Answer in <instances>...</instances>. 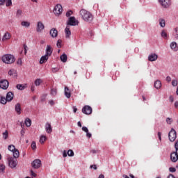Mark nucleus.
<instances>
[{
  "instance_id": "f257e3e1",
  "label": "nucleus",
  "mask_w": 178,
  "mask_h": 178,
  "mask_svg": "<svg viewBox=\"0 0 178 178\" xmlns=\"http://www.w3.org/2000/svg\"><path fill=\"white\" fill-rule=\"evenodd\" d=\"M80 15H81L82 19L86 22H90L93 19L92 15L84 9H82L80 11Z\"/></svg>"
},
{
  "instance_id": "f03ea898",
  "label": "nucleus",
  "mask_w": 178,
  "mask_h": 178,
  "mask_svg": "<svg viewBox=\"0 0 178 178\" xmlns=\"http://www.w3.org/2000/svg\"><path fill=\"white\" fill-rule=\"evenodd\" d=\"M2 61L6 64H12L15 61V58L13 55L6 54L2 56Z\"/></svg>"
},
{
  "instance_id": "7ed1b4c3",
  "label": "nucleus",
  "mask_w": 178,
  "mask_h": 178,
  "mask_svg": "<svg viewBox=\"0 0 178 178\" xmlns=\"http://www.w3.org/2000/svg\"><path fill=\"white\" fill-rule=\"evenodd\" d=\"M8 165L10 168H16L17 165V160L16 159H14L13 157H8Z\"/></svg>"
},
{
  "instance_id": "20e7f679",
  "label": "nucleus",
  "mask_w": 178,
  "mask_h": 178,
  "mask_svg": "<svg viewBox=\"0 0 178 178\" xmlns=\"http://www.w3.org/2000/svg\"><path fill=\"white\" fill-rule=\"evenodd\" d=\"M159 1L164 8H168L171 6V0H159Z\"/></svg>"
},
{
  "instance_id": "39448f33",
  "label": "nucleus",
  "mask_w": 178,
  "mask_h": 178,
  "mask_svg": "<svg viewBox=\"0 0 178 178\" xmlns=\"http://www.w3.org/2000/svg\"><path fill=\"white\" fill-rule=\"evenodd\" d=\"M176 138H177L176 131L174 129H171L170 133H168V138L170 139V141L174 142L176 140Z\"/></svg>"
},
{
  "instance_id": "423d86ee",
  "label": "nucleus",
  "mask_w": 178,
  "mask_h": 178,
  "mask_svg": "<svg viewBox=\"0 0 178 178\" xmlns=\"http://www.w3.org/2000/svg\"><path fill=\"white\" fill-rule=\"evenodd\" d=\"M63 12V7L61 5L58 4L55 6L54 9V13L56 16L60 15Z\"/></svg>"
},
{
  "instance_id": "0eeeda50",
  "label": "nucleus",
  "mask_w": 178,
  "mask_h": 178,
  "mask_svg": "<svg viewBox=\"0 0 178 178\" xmlns=\"http://www.w3.org/2000/svg\"><path fill=\"white\" fill-rule=\"evenodd\" d=\"M78 21L76 20L74 17H70L68 22H67V26H76L78 24Z\"/></svg>"
},
{
  "instance_id": "6e6552de",
  "label": "nucleus",
  "mask_w": 178,
  "mask_h": 178,
  "mask_svg": "<svg viewBox=\"0 0 178 178\" xmlns=\"http://www.w3.org/2000/svg\"><path fill=\"white\" fill-rule=\"evenodd\" d=\"M9 86V82L4 79V80H1L0 81V88L3 89V90H6Z\"/></svg>"
},
{
  "instance_id": "1a4fd4ad",
  "label": "nucleus",
  "mask_w": 178,
  "mask_h": 178,
  "mask_svg": "<svg viewBox=\"0 0 178 178\" xmlns=\"http://www.w3.org/2000/svg\"><path fill=\"white\" fill-rule=\"evenodd\" d=\"M32 168L34 169H39L40 168L42 163L40 159H35L33 163H32Z\"/></svg>"
},
{
  "instance_id": "9d476101",
  "label": "nucleus",
  "mask_w": 178,
  "mask_h": 178,
  "mask_svg": "<svg viewBox=\"0 0 178 178\" xmlns=\"http://www.w3.org/2000/svg\"><path fill=\"white\" fill-rule=\"evenodd\" d=\"M82 112L84 114L90 115L92 112V109L90 106H85L82 109Z\"/></svg>"
},
{
  "instance_id": "9b49d317",
  "label": "nucleus",
  "mask_w": 178,
  "mask_h": 178,
  "mask_svg": "<svg viewBox=\"0 0 178 178\" xmlns=\"http://www.w3.org/2000/svg\"><path fill=\"white\" fill-rule=\"evenodd\" d=\"M171 161L172 162H177L178 161V152H174L171 154Z\"/></svg>"
},
{
  "instance_id": "f8f14e48",
  "label": "nucleus",
  "mask_w": 178,
  "mask_h": 178,
  "mask_svg": "<svg viewBox=\"0 0 178 178\" xmlns=\"http://www.w3.org/2000/svg\"><path fill=\"white\" fill-rule=\"evenodd\" d=\"M44 29V25L42 22H38L37 25V31L41 33Z\"/></svg>"
},
{
  "instance_id": "ddd939ff",
  "label": "nucleus",
  "mask_w": 178,
  "mask_h": 178,
  "mask_svg": "<svg viewBox=\"0 0 178 178\" xmlns=\"http://www.w3.org/2000/svg\"><path fill=\"white\" fill-rule=\"evenodd\" d=\"M53 52V49L51 48V47L50 45H47V49H46V56H51Z\"/></svg>"
},
{
  "instance_id": "4468645a",
  "label": "nucleus",
  "mask_w": 178,
  "mask_h": 178,
  "mask_svg": "<svg viewBox=\"0 0 178 178\" xmlns=\"http://www.w3.org/2000/svg\"><path fill=\"white\" fill-rule=\"evenodd\" d=\"M158 59V55L152 54L149 56V60L151 62L156 61Z\"/></svg>"
},
{
  "instance_id": "2eb2a0df",
  "label": "nucleus",
  "mask_w": 178,
  "mask_h": 178,
  "mask_svg": "<svg viewBox=\"0 0 178 178\" xmlns=\"http://www.w3.org/2000/svg\"><path fill=\"white\" fill-rule=\"evenodd\" d=\"M15 109L18 115H20L22 113V108H21V104L19 103H17L15 105Z\"/></svg>"
},
{
  "instance_id": "dca6fc26",
  "label": "nucleus",
  "mask_w": 178,
  "mask_h": 178,
  "mask_svg": "<svg viewBox=\"0 0 178 178\" xmlns=\"http://www.w3.org/2000/svg\"><path fill=\"white\" fill-rule=\"evenodd\" d=\"M49 56L47 55H44V56H42L40 60V64H43L44 63H46L47 61V60L49 59Z\"/></svg>"
},
{
  "instance_id": "f3484780",
  "label": "nucleus",
  "mask_w": 178,
  "mask_h": 178,
  "mask_svg": "<svg viewBox=\"0 0 178 178\" xmlns=\"http://www.w3.org/2000/svg\"><path fill=\"white\" fill-rule=\"evenodd\" d=\"M13 97L14 95L12 92H9L7 93L6 99L8 100V102H11L13 99Z\"/></svg>"
},
{
  "instance_id": "a211bd4d",
  "label": "nucleus",
  "mask_w": 178,
  "mask_h": 178,
  "mask_svg": "<svg viewBox=\"0 0 178 178\" xmlns=\"http://www.w3.org/2000/svg\"><path fill=\"white\" fill-rule=\"evenodd\" d=\"M50 35L52 38H56L58 35V31L56 29H52L50 31Z\"/></svg>"
},
{
  "instance_id": "6ab92c4d",
  "label": "nucleus",
  "mask_w": 178,
  "mask_h": 178,
  "mask_svg": "<svg viewBox=\"0 0 178 178\" xmlns=\"http://www.w3.org/2000/svg\"><path fill=\"white\" fill-rule=\"evenodd\" d=\"M11 38V35L10 33H9L8 32L6 33L5 35L3 36V38H2V41H6V40H10Z\"/></svg>"
},
{
  "instance_id": "aec40b11",
  "label": "nucleus",
  "mask_w": 178,
  "mask_h": 178,
  "mask_svg": "<svg viewBox=\"0 0 178 178\" xmlns=\"http://www.w3.org/2000/svg\"><path fill=\"white\" fill-rule=\"evenodd\" d=\"M45 129L47 133L51 134L52 132V127L51 124L47 123L45 125Z\"/></svg>"
},
{
  "instance_id": "412c9836",
  "label": "nucleus",
  "mask_w": 178,
  "mask_h": 178,
  "mask_svg": "<svg viewBox=\"0 0 178 178\" xmlns=\"http://www.w3.org/2000/svg\"><path fill=\"white\" fill-rule=\"evenodd\" d=\"M171 47V49L177 51L178 50L177 44L175 42H172L171 44L170 45Z\"/></svg>"
},
{
  "instance_id": "4be33fe9",
  "label": "nucleus",
  "mask_w": 178,
  "mask_h": 178,
  "mask_svg": "<svg viewBox=\"0 0 178 178\" xmlns=\"http://www.w3.org/2000/svg\"><path fill=\"white\" fill-rule=\"evenodd\" d=\"M162 86V83L160 80H157L154 82V87L156 89H160Z\"/></svg>"
},
{
  "instance_id": "5701e85b",
  "label": "nucleus",
  "mask_w": 178,
  "mask_h": 178,
  "mask_svg": "<svg viewBox=\"0 0 178 178\" xmlns=\"http://www.w3.org/2000/svg\"><path fill=\"white\" fill-rule=\"evenodd\" d=\"M65 95L67 98L71 97V92L68 87L65 88Z\"/></svg>"
},
{
  "instance_id": "b1692460",
  "label": "nucleus",
  "mask_w": 178,
  "mask_h": 178,
  "mask_svg": "<svg viewBox=\"0 0 178 178\" xmlns=\"http://www.w3.org/2000/svg\"><path fill=\"white\" fill-rule=\"evenodd\" d=\"M13 158H15L17 159L19 156V152L17 149H16L15 151L13 152Z\"/></svg>"
},
{
  "instance_id": "393cba45",
  "label": "nucleus",
  "mask_w": 178,
  "mask_h": 178,
  "mask_svg": "<svg viewBox=\"0 0 178 178\" xmlns=\"http://www.w3.org/2000/svg\"><path fill=\"white\" fill-rule=\"evenodd\" d=\"M70 29V26H67V27L65 29V33H66L67 38H69L70 35H71V31Z\"/></svg>"
},
{
  "instance_id": "a878e982",
  "label": "nucleus",
  "mask_w": 178,
  "mask_h": 178,
  "mask_svg": "<svg viewBox=\"0 0 178 178\" xmlns=\"http://www.w3.org/2000/svg\"><path fill=\"white\" fill-rule=\"evenodd\" d=\"M7 102V98H6L5 97L0 96V103H1L2 104H6Z\"/></svg>"
},
{
  "instance_id": "bb28decb",
  "label": "nucleus",
  "mask_w": 178,
  "mask_h": 178,
  "mask_svg": "<svg viewBox=\"0 0 178 178\" xmlns=\"http://www.w3.org/2000/svg\"><path fill=\"white\" fill-rule=\"evenodd\" d=\"M60 60L61 61H63V63H65L67 62V56L66 54H63L61 56H60Z\"/></svg>"
},
{
  "instance_id": "cd10ccee",
  "label": "nucleus",
  "mask_w": 178,
  "mask_h": 178,
  "mask_svg": "<svg viewBox=\"0 0 178 178\" xmlns=\"http://www.w3.org/2000/svg\"><path fill=\"white\" fill-rule=\"evenodd\" d=\"M159 24L161 27L164 28L165 26V20L163 19H159Z\"/></svg>"
},
{
  "instance_id": "c85d7f7f",
  "label": "nucleus",
  "mask_w": 178,
  "mask_h": 178,
  "mask_svg": "<svg viewBox=\"0 0 178 178\" xmlns=\"http://www.w3.org/2000/svg\"><path fill=\"white\" fill-rule=\"evenodd\" d=\"M6 166L5 165L1 163L0 164V173H4L5 172Z\"/></svg>"
},
{
  "instance_id": "c756f323",
  "label": "nucleus",
  "mask_w": 178,
  "mask_h": 178,
  "mask_svg": "<svg viewBox=\"0 0 178 178\" xmlns=\"http://www.w3.org/2000/svg\"><path fill=\"white\" fill-rule=\"evenodd\" d=\"M8 74L10 76H16V71L14 70V69H12L10 70L9 72H8Z\"/></svg>"
},
{
  "instance_id": "7c9ffc66",
  "label": "nucleus",
  "mask_w": 178,
  "mask_h": 178,
  "mask_svg": "<svg viewBox=\"0 0 178 178\" xmlns=\"http://www.w3.org/2000/svg\"><path fill=\"white\" fill-rule=\"evenodd\" d=\"M30 23L29 22H26V21H24L21 23V25L22 26H25V27H29L30 26Z\"/></svg>"
},
{
  "instance_id": "2f4dec72",
  "label": "nucleus",
  "mask_w": 178,
  "mask_h": 178,
  "mask_svg": "<svg viewBox=\"0 0 178 178\" xmlns=\"http://www.w3.org/2000/svg\"><path fill=\"white\" fill-rule=\"evenodd\" d=\"M25 124L26 127H30L31 125V120L29 118H26L25 120Z\"/></svg>"
},
{
  "instance_id": "473e14b6",
  "label": "nucleus",
  "mask_w": 178,
  "mask_h": 178,
  "mask_svg": "<svg viewBox=\"0 0 178 178\" xmlns=\"http://www.w3.org/2000/svg\"><path fill=\"white\" fill-rule=\"evenodd\" d=\"M15 149H17L15 147V145H10L8 146V150L10 151L11 152H13V151H15Z\"/></svg>"
},
{
  "instance_id": "72a5a7b5",
  "label": "nucleus",
  "mask_w": 178,
  "mask_h": 178,
  "mask_svg": "<svg viewBox=\"0 0 178 178\" xmlns=\"http://www.w3.org/2000/svg\"><path fill=\"white\" fill-rule=\"evenodd\" d=\"M16 87H17V89H19V90H24L25 88H26L25 86H23V85H22V84H17Z\"/></svg>"
},
{
  "instance_id": "f704fd0d",
  "label": "nucleus",
  "mask_w": 178,
  "mask_h": 178,
  "mask_svg": "<svg viewBox=\"0 0 178 178\" xmlns=\"http://www.w3.org/2000/svg\"><path fill=\"white\" fill-rule=\"evenodd\" d=\"M42 83V79H36V80L35 81V85L36 86H40V83Z\"/></svg>"
},
{
  "instance_id": "c9c22d12",
  "label": "nucleus",
  "mask_w": 178,
  "mask_h": 178,
  "mask_svg": "<svg viewBox=\"0 0 178 178\" xmlns=\"http://www.w3.org/2000/svg\"><path fill=\"white\" fill-rule=\"evenodd\" d=\"M46 140H47L46 136H42L40 138V142L41 144H43L45 142Z\"/></svg>"
},
{
  "instance_id": "e433bc0d",
  "label": "nucleus",
  "mask_w": 178,
  "mask_h": 178,
  "mask_svg": "<svg viewBox=\"0 0 178 178\" xmlns=\"http://www.w3.org/2000/svg\"><path fill=\"white\" fill-rule=\"evenodd\" d=\"M161 36L164 38V39H167L168 38V34L166 33V31L165 30H163L162 33H161Z\"/></svg>"
},
{
  "instance_id": "4c0bfd02",
  "label": "nucleus",
  "mask_w": 178,
  "mask_h": 178,
  "mask_svg": "<svg viewBox=\"0 0 178 178\" xmlns=\"http://www.w3.org/2000/svg\"><path fill=\"white\" fill-rule=\"evenodd\" d=\"M6 6H10L12 5V0H4Z\"/></svg>"
},
{
  "instance_id": "58836bf2",
  "label": "nucleus",
  "mask_w": 178,
  "mask_h": 178,
  "mask_svg": "<svg viewBox=\"0 0 178 178\" xmlns=\"http://www.w3.org/2000/svg\"><path fill=\"white\" fill-rule=\"evenodd\" d=\"M68 156H74V153L72 149L68 150L67 152Z\"/></svg>"
},
{
  "instance_id": "ea45409f",
  "label": "nucleus",
  "mask_w": 178,
  "mask_h": 178,
  "mask_svg": "<svg viewBox=\"0 0 178 178\" xmlns=\"http://www.w3.org/2000/svg\"><path fill=\"white\" fill-rule=\"evenodd\" d=\"M8 136V131L6 130L5 132L3 133V138L6 140Z\"/></svg>"
},
{
  "instance_id": "a19ab883",
  "label": "nucleus",
  "mask_w": 178,
  "mask_h": 178,
  "mask_svg": "<svg viewBox=\"0 0 178 178\" xmlns=\"http://www.w3.org/2000/svg\"><path fill=\"white\" fill-rule=\"evenodd\" d=\"M171 83L172 84V86L176 87L178 85V81L177 80H172Z\"/></svg>"
},
{
  "instance_id": "79ce46f5",
  "label": "nucleus",
  "mask_w": 178,
  "mask_h": 178,
  "mask_svg": "<svg viewBox=\"0 0 178 178\" xmlns=\"http://www.w3.org/2000/svg\"><path fill=\"white\" fill-rule=\"evenodd\" d=\"M56 93H57L56 89H55V88L51 89V94L52 95H56Z\"/></svg>"
},
{
  "instance_id": "37998d69",
  "label": "nucleus",
  "mask_w": 178,
  "mask_h": 178,
  "mask_svg": "<svg viewBox=\"0 0 178 178\" xmlns=\"http://www.w3.org/2000/svg\"><path fill=\"white\" fill-rule=\"evenodd\" d=\"M31 147H32V149L35 150L36 149V143L35 141H33L31 144Z\"/></svg>"
},
{
  "instance_id": "c03bdc74",
  "label": "nucleus",
  "mask_w": 178,
  "mask_h": 178,
  "mask_svg": "<svg viewBox=\"0 0 178 178\" xmlns=\"http://www.w3.org/2000/svg\"><path fill=\"white\" fill-rule=\"evenodd\" d=\"M73 14V12L72 10H69L66 13V16L67 17H70Z\"/></svg>"
},
{
  "instance_id": "a18cd8bd",
  "label": "nucleus",
  "mask_w": 178,
  "mask_h": 178,
  "mask_svg": "<svg viewBox=\"0 0 178 178\" xmlns=\"http://www.w3.org/2000/svg\"><path fill=\"white\" fill-rule=\"evenodd\" d=\"M22 14V11L21 10H18L17 12V17H19Z\"/></svg>"
},
{
  "instance_id": "49530a36",
  "label": "nucleus",
  "mask_w": 178,
  "mask_h": 178,
  "mask_svg": "<svg viewBox=\"0 0 178 178\" xmlns=\"http://www.w3.org/2000/svg\"><path fill=\"white\" fill-rule=\"evenodd\" d=\"M17 63L18 65H22V58H19V59L17 60Z\"/></svg>"
},
{
  "instance_id": "de8ad7c7",
  "label": "nucleus",
  "mask_w": 178,
  "mask_h": 178,
  "mask_svg": "<svg viewBox=\"0 0 178 178\" xmlns=\"http://www.w3.org/2000/svg\"><path fill=\"white\" fill-rule=\"evenodd\" d=\"M170 172H172V173L176 172V168L172 167L170 168Z\"/></svg>"
},
{
  "instance_id": "09e8293b",
  "label": "nucleus",
  "mask_w": 178,
  "mask_h": 178,
  "mask_svg": "<svg viewBox=\"0 0 178 178\" xmlns=\"http://www.w3.org/2000/svg\"><path fill=\"white\" fill-rule=\"evenodd\" d=\"M31 176H33V177H36L37 175L33 172V171H31Z\"/></svg>"
},
{
  "instance_id": "8fccbe9b",
  "label": "nucleus",
  "mask_w": 178,
  "mask_h": 178,
  "mask_svg": "<svg viewBox=\"0 0 178 178\" xmlns=\"http://www.w3.org/2000/svg\"><path fill=\"white\" fill-rule=\"evenodd\" d=\"M175 151L178 152V141L175 143Z\"/></svg>"
},
{
  "instance_id": "3c124183",
  "label": "nucleus",
  "mask_w": 178,
  "mask_h": 178,
  "mask_svg": "<svg viewBox=\"0 0 178 178\" xmlns=\"http://www.w3.org/2000/svg\"><path fill=\"white\" fill-rule=\"evenodd\" d=\"M24 54L26 55L27 53V46L26 44L24 45Z\"/></svg>"
},
{
  "instance_id": "603ef678",
  "label": "nucleus",
  "mask_w": 178,
  "mask_h": 178,
  "mask_svg": "<svg viewBox=\"0 0 178 178\" xmlns=\"http://www.w3.org/2000/svg\"><path fill=\"white\" fill-rule=\"evenodd\" d=\"M82 129H83V131H84L86 132V133L88 132V128H87L86 127H83L82 128Z\"/></svg>"
},
{
  "instance_id": "864d4df0",
  "label": "nucleus",
  "mask_w": 178,
  "mask_h": 178,
  "mask_svg": "<svg viewBox=\"0 0 178 178\" xmlns=\"http://www.w3.org/2000/svg\"><path fill=\"white\" fill-rule=\"evenodd\" d=\"M165 80H167V81H168V82H170L172 79L170 76H167V78H165Z\"/></svg>"
},
{
  "instance_id": "5fc2aeb1",
  "label": "nucleus",
  "mask_w": 178,
  "mask_h": 178,
  "mask_svg": "<svg viewBox=\"0 0 178 178\" xmlns=\"http://www.w3.org/2000/svg\"><path fill=\"white\" fill-rule=\"evenodd\" d=\"M57 46L58 47H61V40H58V42H57Z\"/></svg>"
},
{
  "instance_id": "6e6d98bb",
  "label": "nucleus",
  "mask_w": 178,
  "mask_h": 178,
  "mask_svg": "<svg viewBox=\"0 0 178 178\" xmlns=\"http://www.w3.org/2000/svg\"><path fill=\"white\" fill-rule=\"evenodd\" d=\"M90 168H91V169H95V170H97V165H90Z\"/></svg>"
},
{
  "instance_id": "4d7b16f0",
  "label": "nucleus",
  "mask_w": 178,
  "mask_h": 178,
  "mask_svg": "<svg viewBox=\"0 0 178 178\" xmlns=\"http://www.w3.org/2000/svg\"><path fill=\"white\" fill-rule=\"evenodd\" d=\"M167 122H168V124H171L172 120H171L170 118H167Z\"/></svg>"
},
{
  "instance_id": "13d9d810",
  "label": "nucleus",
  "mask_w": 178,
  "mask_h": 178,
  "mask_svg": "<svg viewBox=\"0 0 178 178\" xmlns=\"http://www.w3.org/2000/svg\"><path fill=\"white\" fill-rule=\"evenodd\" d=\"M5 3V0H0V6H2Z\"/></svg>"
},
{
  "instance_id": "bf43d9fd",
  "label": "nucleus",
  "mask_w": 178,
  "mask_h": 178,
  "mask_svg": "<svg viewBox=\"0 0 178 178\" xmlns=\"http://www.w3.org/2000/svg\"><path fill=\"white\" fill-rule=\"evenodd\" d=\"M59 70L58 69V68H53L52 69V72H58Z\"/></svg>"
},
{
  "instance_id": "052dcab7",
  "label": "nucleus",
  "mask_w": 178,
  "mask_h": 178,
  "mask_svg": "<svg viewBox=\"0 0 178 178\" xmlns=\"http://www.w3.org/2000/svg\"><path fill=\"white\" fill-rule=\"evenodd\" d=\"M158 136H159V140H161V132L158 133Z\"/></svg>"
},
{
  "instance_id": "680f3d73",
  "label": "nucleus",
  "mask_w": 178,
  "mask_h": 178,
  "mask_svg": "<svg viewBox=\"0 0 178 178\" xmlns=\"http://www.w3.org/2000/svg\"><path fill=\"white\" fill-rule=\"evenodd\" d=\"M24 134H25V131H24V129H22V130L21 131V135L23 136L24 135Z\"/></svg>"
},
{
  "instance_id": "e2e57ef3",
  "label": "nucleus",
  "mask_w": 178,
  "mask_h": 178,
  "mask_svg": "<svg viewBox=\"0 0 178 178\" xmlns=\"http://www.w3.org/2000/svg\"><path fill=\"white\" fill-rule=\"evenodd\" d=\"M66 156H67V152H66V151H64V152H63V157L66 158Z\"/></svg>"
},
{
  "instance_id": "0e129e2a",
  "label": "nucleus",
  "mask_w": 178,
  "mask_h": 178,
  "mask_svg": "<svg viewBox=\"0 0 178 178\" xmlns=\"http://www.w3.org/2000/svg\"><path fill=\"white\" fill-rule=\"evenodd\" d=\"M87 136H88V138H91V137H92V134L88 132V133H87Z\"/></svg>"
},
{
  "instance_id": "69168bd1",
  "label": "nucleus",
  "mask_w": 178,
  "mask_h": 178,
  "mask_svg": "<svg viewBox=\"0 0 178 178\" xmlns=\"http://www.w3.org/2000/svg\"><path fill=\"white\" fill-rule=\"evenodd\" d=\"M104 177H104V175H102H102H99V178H104Z\"/></svg>"
},
{
  "instance_id": "338daca9",
  "label": "nucleus",
  "mask_w": 178,
  "mask_h": 178,
  "mask_svg": "<svg viewBox=\"0 0 178 178\" xmlns=\"http://www.w3.org/2000/svg\"><path fill=\"white\" fill-rule=\"evenodd\" d=\"M44 43H45V40H41V41H40V44H44Z\"/></svg>"
},
{
  "instance_id": "774afa93",
  "label": "nucleus",
  "mask_w": 178,
  "mask_h": 178,
  "mask_svg": "<svg viewBox=\"0 0 178 178\" xmlns=\"http://www.w3.org/2000/svg\"><path fill=\"white\" fill-rule=\"evenodd\" d=\"M175 107L178 108V102H175Z\"/></svg>"
}]
</instances>
